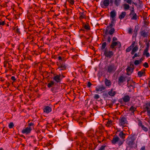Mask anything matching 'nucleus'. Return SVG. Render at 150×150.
Returning a JSON list of instances; mask_svg holds the SVG:
<instances>
[{"instance_id":"obj_1","label":"nucleus","mask_w":150,"mask_h":150,"mask_svg":"<svg viewBox=\"0 0 150 150\" xmlns=\"http://www.w3.org/2000/svg\"><path fill=\"white\" fill-rule=\"evenodd\" d=\"M117 66L112 63L109 64L106 66L105 69L107 71L110 73H113L115 72L117 69Z\"/></svg>"},{"instance_id":"obj_2","label":"nucleus","mask_w":150,"mask_h":150,"mask_svg":"<svg viewBox=\"0 0 150 150\" xmlns=\"http://www.w3.org/2000/svg\"><path fill=\"white\" fill-rule=\"evenodd\" d=\"M137 138L135 134H132L128 137L127 140V144L129 146H132L134 143V141Z\"/></svg>"},{"instance_id":"obj_3","label":"nucleus","mask_w":150,"mask_h":150,"mask_svg":"<svg viewBox=\"0 0 150 150\" xmlns=\"http://www.w3.org/2000/svg\"><path fill=\"white\" fill-rule=\"evenodd\" d=\"M127 124V118L124 117H121L119 120V124L120 125L124 127Z\"/></svg>"},{"instance_id":"obj_4","label":"nucleus","mask_w":150,"mask_h":150,"mask_svg":"<svg viewBox=\"0 0 150 150\" xmlns=\"http://www.w3.org/2000/svg\"><path fill=\"white\" fill-rule=\"evenodd\" d=\"M104 54L106 57L110 58L113 56L114 53L112 51H108L106 48L104 50Z\"/></svg>"},{"instance_id":"obj_5","label":"nucleus","mask_w":150,"mask_h":150,"mask_svg":"<svg viewBox=\"0 0 150 150\" xmlns=\"http://www.w3.org/2000/svg\"><path fill=\"white\" fill-rule=\"evenodd\" d=\"M129 16L131 20H137L139 17L137 16L136 13H135L134 11H131Z\"/></svg>"},{"instance_id":"obj_6","label":"nucleus","mask_w":150,"mask_h":150,"mask_svg":"<svg viewBox=\"0 0 150 150\" xmlns=\"http://www.w3.org/2000/svg\"><path fill=\"white\" fill-rule=\"evenodd\" d=\"M144 109L147 111V115L150 117V102H147L144 105Z\"/></svg>"},{"instance_id":"obj_7","label":"nucleus","mask_w":150,"mask_h":150,"mask_svg":"<svg viewBox=\"0 0 150 150\" xmlns=\"http://www.w3.org/2000/svg\"><path fill=\"white\" fill-rule=\"evenodd\" d=\"M134 69V65L133 64H130V67H128L126 69L127 74L130 75L133 72Z\"/></svg>"},{"instance_id":"obj_8","label":"nucleus","mask_w":150,"mask_h":150,"mask_svg":"<svg viewBox=\"0 0 150 150\" xmlns=\"http://www.w3.org/2000/svg\"><path fill=\"white\" fill-rule=\"evenodd\" d=\"M64 77L62 75L59 74V75H57L54 76L53 79L57 83H59L61 81L62 79Z\"/></svg>"},{"instance_id":"obj_9","label":"nucleus","mask_w":150,"mask_h":150,"mask_svg":"<svg viewBox=\"0 0 150 150\" xmlns=\"http://www.w3.org/2000/svg\"><path fill=\"white\" fill-rule=\"evenodd\" d=\"M106 89V87L103 85L98 86L96 87L95 90L97 92H102Z\"/></svg>"},{"instance_id":"obj_10","label":"nucleus","mask_w":150,"mask_h":150,"mask_svg":"<svg viewBox=\"0 0 150 150\" xmlns=\"http://www.w3.org/2000/svg\"><path fill=\"white\" fill-rule=\"evenodd\" d=\"M118 45V47L119 48L121 47V44L119 41H117V42H112V43L110 46V48L112 49H114L115 47L116 46Z\"/></svg>"},{"instance_id":"obj_11","label":"nucleus","mask_w":150,"mask_h":150,"mask_svg":"<svg viewBox=\"0 0 150 150\" xmlns=\"http://www.w3.org/2000/svg\"><path fill=\"white\" fill-rule=\"evenodd\" d=\"M146 47L145 49L144 50L143 53V54L146 55L147 57H148L150 56L149 53L148 52L149 47V43L148 42L146 43Z\"/></svg>"},{"instance_id":"obj_12","label":"nucleus","mask_w":150,"mask_h":150,"mask_svg":"<svg viewBox=\"0 0 150 150\" xmlns=\"http://www.w3.org/2000/svg\"><path fill=\"white\" fill-rule=\"evenodd\" d=\"M109 3V0H104L101 2L100 5L102 7L104 8V7H107L108 6Z\"/></svg>"},{"instance_id":"obj_13","label":"nucleus","mask_w":150,"mask_h":150,"mask_svg":"<svg viewBox=\"0 0 150 150\" xmlns=\"http://www.w3.org/2000/svg\"><path fill=\"white\" fill-rule=\"evenodd\" d=\"M31 130L32 128L30 127H28L25 129H23L22 131V132L23 134H27L30 133Z\"/></svg>"},{"instance_id":"obj_14","label":"nucleus","mask_w":150,"mask_h":150,"mask_svg":"<svg viewBox=\"0 0 150 150\" xmlns=\"http://www.w3.org/2000/svg\"><path fill=\"white\" fill-rule=\"evenodd\" d=\"M57 65L58 69H59V70H64L66 68V66L64 63H60L59 64H58Z\"/></svg>"},{"instance_id":"obj_15","label":"nucleus","mask_w":150,"mask_h":150,"mask_svg":"<svg viewBox=\"0 0 150 150\" xmlns=\"http://www.w3.org/2000/svg\"><path fill=\"white\" fill-rule=\"evenodd\" d=\"M125 81V78L122 76H119L118 79V84L120 86H121L122 83Z\"/></svg>"},{"instance_id":"obj_16","label":"nucleus","mask_w":150,"mask_h":150,"mask_svg":"<svg viewBox=\"0 0 150 150\" xmlns=\"http://www.w3.org/2000/svg\"><path fill=\"white\" fill-rule=\"evenodd\" d=\"M140 35L143 38L147 37L148 36L149 33L148 32H146L145 30H142L139 33Z\"/></svg>"},{"instance_id":"obj_17","label":"nucleus","mask_w":150,"mask_h":150,"mask_svg":"<svg viewBox=\"0 0 150 150\" xmlns=\"http://www.w3.org/2000/svg\"><path fill=\"white\" fill-rule=\"evenodd\" d=\"M110 20H115V16H116V13L115 10L111 11L110 13Z\"/></svg>"},{"instance_id":"obj_18","label":"nucleus","mask_w":150,"mask_h":150,"mask_svg":"<svg viewBox=\"0 0 150 150\" xmlns=\"http://www.w3.org/2000/svg\"><path fill=\"white\" fill-rule=\"evenodd\" d=\"M130 98L128 95H127L123 97L122 99V100L123 102L125 103L128 102L130 101Z\"/></svg>"},{"instance_id":"obj_19","label":"nucleus","mask_w":150,"mask_h":150,"mask_svg":"<svg viewBox=\"0 0 150 150\" xmlns=\"http://www.w3.org/2000/svg\"><path fill=\"white\" fill-rule=\"evenodd\" d=\"M116 22L115 20H111V23L109 24V25L107 26V28H113L112 27L115 25Z\"/></svg>"},{"instance_id":"obj_20","label":"nucleus","mask_w":150,"mask_h":150,"mask_svg":"<svg viewBox=\"0 0 150 150\" xmlns=\"http://www.w3.org/2000/svg\"><path fill=\"white\" fill-rule=\"evenodd\" d=\"M119 140V138L117 136H116L113 138L112 140V143L113 144H115L118 142Z\"/></svg>"},{"instance_id":"obj_21","label":"nucleus","mask_w":150,"mask_h":150,"mask_svg":"<svg viewBox=\"0 0 150 150\" xmlns=\"http://www.w3.org/2000/svg\"><path fill=\"white\" fill-rule=\"evenodd\" d=\"M52 110L51 108L49 106H46L43 109L44 112L48 113L51 112Z\"/></svg>"},{"instance_id":"obj_22","label":"nucleus","mask_w":150,"mask_h":150,"mask_svg":"<svg viewBox=\"0 0 150 150\" xmlns=\"http://www.w3.org/2000/svg\"><path fill=\"white\" fill-rule=\"evenodd\" d=\"M146 69H142L141 71H139L138 72V75L139 77H141L143 76H145V71Z\"/></svg>"},{"instance_id":"obj_23","label":"nucleus","mask_w":150,"mask_h":150,"mask_svg":"<svg viewBox=\"0 0 150 150\" xmlns=\"http://www.w3.org/2000/svg\"><path fill=\"white\" fill-rule=\"evenodd\" d=\"M79 14L80 15V16L79 18L80 19H82L83 18H84L86 17V12L83 11L82 12H80L79 13Z\"/></svg>"},{"instance_id":"obj_24","label":"nucleus","mask_w":150,"mask_h":150,"mask_svg":"<svg viewBox=\"0 0 150 150\" xmlns=\"http://www.w3.org/2000/svg\"><path fill=\"white\" fill-rule=\"evenodd\" d=\"M137 109V107L134 106H132L129 109V111L131 112L132 115H134V112Z\"/></svg>"},{"instance_id":"obj_25","label":"nucleus","mask_w":150,"mask_h":150,"mask_svg":"<svg viewBox=\"0 0 150 150\" xmlns=\"http://www.w3.org/2000/svg\"><path fill=\"white\" fill-rule=\"evenodd\" d=\"M56 83H55L54 81H51L48 83L47 85V87L50 88L51 87H52L53 86H55L56 85Z\"/></svg>"},{"instance_id":"obj_26","label":"nucleus","mask_w":150,"mask_h":150,"mask_svg":"<svg viewBox=\"0 0 150 150\" xmlns=\"http://www.w3.org/2000/svg\"><path fill=\"white\" fill-rule=\"evenodd\" d=\"M93 131L92 130H89L87 132V134L89 137H92L93 136Z\"/></svg>"},{"instance_id":"obj_27","label":"nucleus","mask_w":150,"mask_h":150,"mask_svg":"<svg viewBox=\"0 0 150 150\" xmlns=\"http://www.w3.org/2000/svg\"><path fill=\"white\" fill-rule=\"evenodd\" d=\"M116 94V91H114L113 89H112L108 92V94L111 96H114Z\"/></svg>"},{"instance_id":"obj_28","label":"nucleus","mask_w":150,"mask_h":150,"mask_svg":"<svg viewBox=\"0 0 150 150\" xmlns=\"http://www.w3.org/2000/svg\"><path fill=\"white\" fill-rule=\"evenodd\" d=\"M125 135L126 134L123 132V131L120 132L119 134V136L122 139H124L125 138Z\"/></svg>"},{"instance_id":"obj_29","label":"nucleus","mask_w":150,"mask_h":150,"mask_svg":"<svg viewBox=\"0 0 150 150\" xmlns=\"http://www.w3.org/2000/svg\"><path fill=\"white\" fill-rule=\"evenodd\" d=\"M105 85L107 86H109L111 85V82L110 81L106 78L105 79Z\"/></svg>"},{"instance_id":"obj_30","label":"nucleus","mask_w":150,"mask_h":150,"mask_svg":"<svg viewBox=\"0 0 150 150\" xmlns=\"http://www.w3.org/2000/svg\"><path fill=\"white\" fill-rule=\"evenodd\" d=\"M126 15V12H122L119 16V18L120 19H122L124 18L125 17Z\"/></svg>"},{"instance_id":"obj_31","label":"nucleus","mask_w":150,"mask_h":150,"mask_svg":"<svg viewBox=\"0 0 150 150\" xmlns=\"http://www.w3.org/2000/svg\"><path fill=\"white\" fill-rule=\"evenodd\" d=\"M121 0H115L114 4L115 6H118L120 4Z\"/></svg>"},{"instance_id":"obj_32","label":"nucleus","mask_w":150,"mask_h":150,"mask_svg":"<svg viewBox=\"0 0 150 150\" xmlns=\"http://www.w3.org/2000/svg\"><path fill=\"white\" fill-rule=\"evenodd\" d=\"M107 45V43L105 42H103L102 44V45L101 47V50H103L104 49H105L106 46Z\"/></svg>"},{"instance_id":"obj_33","label":"nucleus","mask_w":150,"mask_h":150,"mask_svg":"<svg viewBox=\"0 0 150 150\" xmlns=\"http://www.w3.org/2000/svg\"><path fill=\"white\" fill-rule=\"evenodd\" d=\"M77 135L78 136L81 137L82 139H85V138L84 137V134L82 132H79L78 133Z\"/></svg>"},{"instance_id":"obj_34","label":"nucleus","mask_w":150,"mask_h":150,"mask_svg":"<svg viewBox=\"0 0 150 150\" xmlns=\"http://www.w3.org/2000/svg\"><path fill=\"white\" fill-rule=\"evenodd\" d=\"M124 8L125 10H127L129 9L130 8L129 6L127 4H124Z\"/></svg>"},{"instance_id":"obj_35","label":"nucleus","mask_w":150,"mask_h":150,"mask_svg":"<svg viewBox=\"0 0 150 150\" xmlns=\"http://www.w3.org/2000/svg\"><path fill=\"white\" fill-rule=\"evenodd\" d=\"M109 31L108 33L111 35H112L115 32V29L114 28H111Z\"/></svg>"},{"instance_id":"obj_36","label":"nucleus","mask_w":150,"mask_h":150,"mask_svg":"<svg viewBox=\"0 0 150 150\" xmlns=\"http://www.w3.org/2000/svg\"><path fill=\"white\" fill-rule=\"evenodd\" d=\"M124 141V139H120L119 140L118 142V144L119 146H120L123 143Z\"/></svg>"},{"instance_id":"obj_37","label":"nucleus","mask_w":150,"mask_h":150,"mask_svg":"<svg viewBox=\"0 0 150 150\" xmlns=\"http://www.w3.org/2000/svg\"><path fill=\"white\" fill-rule=\"evenodd\" d=\"M84 28L87 30H90V27L89 25L88 24H85L84 25Z\"/></svg>"},{"instance_id":"obj_38","label":"nucleus","mask_w":150,"mask_h":150,"mask_svg":"<svg viewBox=\"0 0 150 150\" xmlns=\"http://www.w3.org/2000/svg\"><path fill=\"white\" fill-rule=\"evenodd\" d=\"M112 122V121L111 120H108L106 124V126L108 127L110 126L111 125Z\"/></svg>"},{"instance_id":"obj_39","label":"nucleus","mask_w":150,"mask_h":150,"mask_svg":"<svg viewBox=\"0 0 150 150\" xmlns=\"http://www.w3.org/2000/svg\"><path fill=\"white\" fill-rule=\"evenodd\" d=\"M14 125L13 122H10L8 125V127L10 128H12L14 127Z\"/></svg>"},{"instance_id":"obj_40","label":"nucleus","mask_w":150,"mask_h":150,"mask_svg":"<svg viewBox=\"0 0 150 150\" xmlns=\"http://www.w3.org/2000/svg\"><path fill=\"white\" fill-rule=\"evenodd\" d=\"M142 130L145 132H147L148 130V129L146 127H145L144 125L142 126L141 127Z\"/></svg>"},{"instance_id":"obj_41","label":"nucleus","mask_w":150,"mask_h":150,"mask_svg":"<svg viewBox=\"0 0 150 150\" xmlns=\"http://www.w3.org/2000/svg\"><path fill=\"white\" fill-rule=\"evenodd\" d=\"M106 146V145H103L100 148L99 150H105V148Z\"/></svg>"},{"instance_id":"obj_42","label":"nucleus","mask_w":150,"mask_h":150,"mask_svg":"<svg viewBox=\"0 0 150 150\" xmlns=\"http://www.w3.org/2000/svg\"><path fill=\"white\" fill-rule=\"evenodd\" d=\"M138 121L139 122L138 125L139 126L141 127L142 126L144 125H142V121L140 120H139Z\"/></svg>"},{"instance_id":"obj_43","label":"nucleus","mask_w":150,"mask_h":150,"mask_svg":"<svg viewBox=\"0 0 150 150\" xmlns=\"http://www.w3.org/2000/svg\"><path fill=\"white\" fill-rule=\"evenodd\" d=\"M108 28H107L106 30L104 31V36H106L108 33Z\"/></svg>"},{"instance_id":"obj_44","label":"nucleus","mask_w":150,"mask_h":150,"mask_svg":"<svg viewBox=\"0 0 150 150\" xmlns=\"http://www.w3.org/2000/svg\"><path fill=\"white\" fill-rule=\"evenodd\" d=\"M138 50V48L137 46L134 47L132 49V50H133L135 52L137 51Z\"/></svg>"},{"instance_id":"obj_45","label":"nucleus","mask_w":150,"mask_h":150,"mask_svg":"<svg viewBox=\"0 0 150 150\" xmlns=\"http://www.w3.org/2000/svg\"><path fill=\"white\" fill-rule=\"evenodd\" d=\"M132 49V47L131 46H129L126 49V52H129L131 51V50Z\"/></svg>"},{"instance_id":"obj_46","label":"nucleus","mask_w":150,"mask_h":150,"mask_svg":"<svg viewBox=\"0 0 150 150\" xmlns=\"http://www.w3.org/2000/svg\"><path fill=\"white\" fill-rule=\"evenodd\" d=\"M140 63L139 60H136L134 62V64L136 65H137Z\"/></svg>"},{"instance_id":"obj_47","label":"nucleus","mask_w":150,"mask_h":150,"mask_svg":"<svg viewBox=\"0 0 150 150\" xmlns=\"http://www.w3.org/2000/svg\"><path fill=\"white\" fill-rule=\"evenodd\" d=\"M143 66L144 67L146 68H147L149 67V65L148 63L146 62H145L143 64Z\"/></svg>"},{"instance_id":"obj_48","label":"nucleus","mask_w":150,"mask_h":150,"mask_svg":"<svg viewBox=\"0 0 150 150\" xmlns=\"http://www.w3.org/2000/svg\"><path fill=\"white\" fill-rule=\"evenodd\" d=\"M56 88L55 87H52L51 89V90L53 92H56Z\"/></svg>"},{"instance_id":"obj_49","label":"nucleus","mask_w":150,"mask_h":150,"mask_svg":"<svg viewBox=\"0 0 150 150\" xmlns=\"http://www.w3.org/2000/svg\"><path fill=\"white\" fill-rule=\"evenodd\" d=\"M94 98L95 99H98L100 98V96L98 94H96L94 96Z\"/></svg>"},{"instance_id":"obj_50","label":"nucleus","mask_w":150,"mask_h":150,"mask_svg":"<svg viewBox=\"0 0 150 150\" xmlns=\"http://www.w3.org/2000/svg\"><path fill=\"white\" fill-rule=\"evenodd\" d=\"M78 56H79L78 55L76 54L75 55H73L72 56V58L74 59H77V58L78 57Z\"/></svg>"},{"instance_id":"obj_51","label":"nucleus","mask_w":150,"mask_h":150,"mask_svg":"<svg viewBox=\"0 0 150 150\" xmlns=\"http://www.w3.org/2000/svg\"><path fill=\"white\" fill-rule=\"evenodd\" d=\"M117 38L116 37H113L112 38V42H116V41H117Z\"/></svg>"},{"instance_id":"obj_52","label":"nucleus","mask_w":150,"mask_h":150,"mask_svg":"<svg viewBox=\"0 0 150 150\" xmlns=\"http://www.w3.org/2000/svg\"><path fill=\"white\" fill-rule=\"evenodd\" d=\"M68 1L71 5H73L74 3V1L73 0H69Z\"/></svg>"},{"instance_id":"obj_53","label":"nucleus","mask_w":150,"mask_h":150,"mask_svg":"<svg viewBox=\"0 0 150 150\" xmlns=\"http://www.w3.org/2000/svg\"><path fill=\"white\" fill-rule=\"evenodd\" d=\"M138 30V29H137L136 30L135 32H134V35H133V36H134V37H136L137 35V31Z\"/></svg>"},{"instance_id":"obj_54","label":"nucleus","mask_w":150,"mask_h":150,"mask_svg":"<svg viewBox=\"0 0 150 150\" xmlns=\"http://www.w3.org/2000/svg\"><path fill=\"white\" fill-rule=\"evenodd\" d=\"M139 57V55L137 54V53H135L134 54V55L132 57V59H134L135 58V57Z\"/></svg>"},{"instance_id":"obj_55","label":"nucleus","mask_w":150,"mask_h":150,"mask_svg":"<svg viewBox=\"0 0 150 150\" xmlns=\"http://www.w3.org/2000/svg\"><path fill=\"white\" fill-rule=\"evenodd\" d=\"M111 41V38L109 36H108V40H107V42H108L109 43H110Z\"/></svg>"},{"instance_id":"obj_56","label":"nucleus","mask_w":150,"mask_h":150,"mask_svg":"<svg viewBox=\"0 0 150 150\" xmlns=\"http://www.w3.org/2000/svg\"><path fill=\"white\" fill-rule=\"evenodd\" d=\"M92 85V84L90 82H88V83L87 86L89 88Z\"/></svg>"},{"instance_id":"obj_57","label":"nucleus","mask_w":150,"mask_h":150,"mask_svg":"<svg viewBox=\"0 0 150 150\" xmlns=\"http://www.w3.org/2000/svg\"><path fill=\"white\" fill-rule=\"evenodd\" d=\"M132 30L131 28H129L128 30V33L130 34H132Z\"/></svg>"},{"instance_id":"obj_58","label":"nucleus","mask_w":150,"mask_h":150,"mask_svg":"<svg viewBox=\"0 0 150 150\" xmlns=\"http://www.w3.org/2000/svg\"><path fill=\"white\" fill-rule=\"evenodd\" d=\"M11 79L12 80L15 81L16 80L15 77L14 76H12L11 78Z\"/></svg>"},{"instance_id":"obj_59","label":"nucleus","mask_w":150,"mask_h":150,"mask_svg":"<svg viewBox=\"0 0 150 150\" xmlns=\"http://www.w3.org/2000/svg\"><path fill=\"white\" fill-rule=\"evenodd\" d=\"M5 24V21H0V25H4Z\"/></svg>"},{"instance_id":"obj_60","label":"nucleus","mask_w":150,"mask_h":150,"mask_svg":"<svg viewBox=\"0 0 150 150\" xmlns=\"http://www.w3.org/2000/svg\"><path fill=\"white\" fill-rule=\"evenodd\" d=\"M34 124L32 122H30L29 123H28V127H30L31 126H33Z\"/></svg>"},{"instance_id":"obj_61","label":"nucleus","mask_w":150,"mask_h":150,"mask_svg":"<svg viewBox=\"0 0 150 150\" xmlns=\"http://www.w3.org/2000/svg\"><path fill=\"white\" fill-rule=\"evenodd\" d=\"M140 150H146L145 147V146H142Z\"/></svg>"},{"instance_id":"obj_62","label":"nucleus","mask_w":150,"mask_h":150,"mask_svg":"<svg viewBox=\"0 0 150 150\" xmlns=\"http://www.w3.org/2000/svg\"><path fill=\"white\" fill-rule=\"evenodd\" d=\"M127 2L128 4H131L132 3V0H128L127 1Z\"/></svg>"},{"instance_id":"obj_63","label":"nucleus","mask_w":150,"mask_h":150,"mask_svg":"<svg viewBox=\"0 0 150 150\" xmlns=\"http://www.w3.org/2000/svg\"><path fill=\"white\" fill-rule=\"evenodd\" d=\"M134 44H135V42H133L132 44L130 46H131L132 47V48L134 47Z\"/></svg>"},{"instance_id":"obj_64","label":"nucleus","mask_w":150,"mask_h":150,"mask_svg":"<svg viewBox=\"0 0 150 150\" xmlns=\"http://www.w3.org/2000/svg\"><path fill=\"white\" fill-rule=\"evenodd\" d=\"M10 85V84L8 82H6V87L8 88Z\"/></svg>"}]
</instances>
